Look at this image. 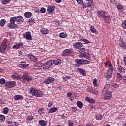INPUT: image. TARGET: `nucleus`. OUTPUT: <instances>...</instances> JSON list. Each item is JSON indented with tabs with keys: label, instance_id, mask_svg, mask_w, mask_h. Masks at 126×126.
Wrapping results in <instances>:
<instances>
[{
	"label": "nucleus",
	"instance_id": "nucleus-18",
	"mask_svg": "<svg viewBox=\"0 0 126 126\" xmlns=\"http://www.w3.org/2000/svg\"><path fill=\"white\" fill-rule=\"evenodd\" d=\"M23 46V43L22 42H20L19 43H17L13 46V49H19V47H22Z\"/></svg>",
	"mask_w": 126,
	"mask_h": 126
},
{
	"label": "nucleus",
	"instance_id": "nucleus-22",
	"mask_svg": "<svg viewBox=\"0 0 126 126\" xmlns=\"http://www.w3.org/2000/svg\"><path fill=\"white\" fill-rule=\"evenodd\" d=\"M28 58H29V59H30V60H32V61H33L34 62H35V61H37V58H36V57L34 56V55H33L32 54H29L28 55Z\"/></svg>",
	"mask_w": 126,
	"mask_h": 126
},
{
	"label": "nucleus",
	"instance_id": "nucleus-49",
	"mask_svg": "<svg viewBox=\"0 0 126 126\" xmlns=\"http://www.w3.org/2000/svg\"><path fill=\"white\" fill-rule=\"evenodd\" d=\"M110 87H111V85H110V84H107L105 85L104 89H106V90H108V89H109Z\"/></svg>",
	"mask_w": 126,
	"mask_h": 126
},
{
	"label": "nucleus",
	"instance_id": "nucleus-13",
	"mask_svg": "<svg viewBox=\"0 0 126 126\" xmlns=\"http://www.w3.org/2000/svg\"><path fill=\"white\" fill-rule=\"evenodd\" d=\"M73 47L76 49H80L82 47V43L81 42H76L73 44Z\"/></svg>",
	"mask_w": 126,
	"mask_h": 126
},
{
	"label": "nucleus",
	"instance_id": "nucleus-6",
	"mask_svg": "<svg viewBox=\"0 0 126 126\" xmlns=\"http://www.w3.org/2000/svg\"><path fill=\"white\" fill-rule=\"evenodd\" d=\"M97 12V14L98 17H99V18H103V19L105 18V17H106V12L104 11H99L97 10L96 11Z\"/></svg>",
	"mask_w": 126,
	"mask_h": 126
},
{
	"label": "nucleus",
	"instance_id": "nucleus-39",
	"mask_svg": "<svg viewBox=\"0 0 126 126\" xmlns=\"http://www.w3.org/2000/svg\"><path fill=\"white\" fill-rule=\"evenodd\" d=\"M118 69L120 72H121L122 73H125V68H124V67L120 66L118 67Z\"/></svg>",
	"mask_w": 126,
	"mask_h": 126
},
{
	"label": "nucleus",
	"instance_id": "nucleus-19",
	"mask_svg": "<svg viewBox=\"0 0 126 126\" xmlns=\"http://www.w3.org/2000/svg\"><path fill=\"white\" fill-rule=\"evenodd\" d=\"M8 27L10 28V29H14V28H18V25L16 24H9Z\"/></svg>",
	"mask_w": 126,
	"mask_h": 126
},
{
	"label": "nucleus",
	"instance_id": "nucleus-44",
	"mask_svg": "<svg viewBox=\"0 0 126 126\" xmlns=\"http://www.w3.org/2000/svg\"><path fill=\"white\" fill-rule=\"evenodd\" d=\"M93 85L95 87H97V86H98V85L97 84V79H94L93 80Z\"/></svg>",
	"mask_w": 126,
	"mask_h": 126
},
{
	"label": "nucleus",
	"instance_id": "nucleus-64",
	"mask_svg": "<svg viewBox=\"0 0 126 126\" xmlns=\"http://www.w3.org/2000/svg\"><path fill=\"white\" fill-rule=\"evenodd\" d=\"M117 7L119 9H123V6H122V5L118 4L117 5Z\"/></svg>",
	"mask_w": 126,
	"mask_h": 126
},
{
	"label": "nucleus",
	"instance_id": "nucleus-32",
	"mask_svg": "<svg viewBox=\"0 0 126 126\" xmlns=\"http://www.w3.org/2000/svg\"><path fill=\"white\" fill-rule=\"evenodd\" d=\"M120 47H121V48H122V49H125L126 50V42L120 43Z\"/></svg>",
	"mask_w": 126,
	"mask_h": 126
},
{
	"label": "nucleus",
	"instance_id": "nucleus-33",
	"mask_svg": "<svg viewBox=\"0 0 126 126\" xmlns=\"http://www.w3.org/2000/svg\"><path fill=\"white\" fill-rule=\"evenodd\" d=\"M46 63L49 67H51V66H52V65H53V64H54V63L53 62V60H49V61H48Z\"/></svg>",
	"mask_w": 126,
	"mask_h": 126
},
{
	"label": "nucleus",
	"instance_id": "nucleus-56",
	"mask_svg": "<svg viewBox=\"0 0 126 126\" xmlns=\"http://www.w3.org/2000/svg\"><path fill=\"white\" fill-rule=\"evenodd\" d=\"M93 89V88L89 87L87 89V91H88V92H90L91 93V92H92Z\"/></svg>",
	"mask_w": 126,
	"mask_h": 126
},
{
	"label": "nucleus",
	"instance_id": "nucleus-28",
	"mask_svg": "<svg viewBox=\"0 0 126 126\" xmlns=\"http://www.w3.org/2000/svg\"><path fill=\"white\" fill-rule=\"evenodd\" d=\"M40 32L41 34H48L49 31L47 29H42L40 30Z\"/></svg>",
	"mask_w": 126,
	"mask_h": 126
},
{
	"label": "nucleus",
	"instance_id": "nucleus-11",
	"mask_svg": "<svg viewBox=\"0 0 126 126\" xmlns=\"http://www.w3.org/2000/svg\"><path fill=\"white\" fill-rule=\"evenodd\" d=\"M85 100L90 104H95V99L92 98H90L88 96H86Z\"/></svg>",
	"mask_w": 126,
	"mask_h": 126
},
{
	"label": "nucleus",
	"instance_id": "nucleus-63",
	"mask_svg": "<svg viewBox=\"0 0 126 126\" xmlns=\"http://www.w3.org/2000/svg\"><path fill=\"white\" fill-rule=\"evenodd\" d=\"M109 69H110V71H113V65L112 64H110L109 65Z\"/></svg>",
	"mask_w": 126,
	"mask_h": 126
},
{
	"label": "nucleus",
	"instance_id": "nucleus-35",
	"mask_svg": "<svg viewBox=\"0 0 126 126\" xmlns=\"http://www.w3.org/2000/svg\"><path fill=\"white\" fill-rule=\"evenodd\" d=\"M8 112H9V110L8 109V108L6 107L3 108V114H4L5 115H7V114H8Z\"/></svg>",
	"mask_w": 126,
	"mask_h": 126
},
{
	"label": "nucleus",
	"instance_id": "nucleus-54",
	"mask_svg": "<svg viewBox=\"0 0 126 126\" xmlns=\"http://www.w3.org/2000/svg\"><path fill=\"white\" fill-rule=\"evenodd\" d=\"M117 77H118V78H119L120 80H122V78H123L122 74H120V73H117Z\"/></svg>",
	"mask_w": 126,
	"mask_h": 126
},
{
	"label": "nucleus",
	"instance_id": "nucleus-20",
	"mask_svg": "<svg viewBox=\"0 0 126 126\" xmlns=\"http://www.w3.org/2000/svg\"><path fill=\"white\" fill-rule=\"evenodd\" d=\"M15 101H18V100H22L23 99V96L21 95H16L14 98Z\"/></svg>",
	"mask_w": 126,
	"mask_h": 126
},
{
	"label": "nucleus",
	"instance_id": "nucleus-55",
	"mask_svg": "<svg viewBox=\"0 0 126 126\" xmlns=\"http://www.w3.org/2000/svg\"><path fill=\"white\" fill-rule=\"evenodd\" d=\"M80 56L82 58H85V57H86V52H85L84 53H81L80 54Z\"/></svg>",
	"mask_w": 126,
	"mask_h": 126
},
{
	"label": "nucleus",
	"instance_id": "nucleus-50",
	"mask_svg": "<svg viewBox=\"0 0 126 126\" xmlns=\"http://www.w3.org/2000/svg\"><path fill=\"white\" fill-rule=\"evenodd\" d=\"M103 116L101 114L98 115L96 117V120H101Z\"/></svg>",
	"mask_w": 126,
	"mask_h": 126
},
{
	"label": "nucleus",
	"instance_id": "nucleus-43",
	"mask_svg": "<svg viewBox=\"0 0 126 126\" xmlns=\"http://www.w3.org/2000/svg\"><path fill=\"white\" fill-rule=\"evenodd\" d=\"M10 2V0H1V2L3 4H6L8 3V2Z\"/></svg>",
	"mask_w": 126,
	"mask_h": 126
},
{
	"label": "nucleus",
	"instance_id": "nucleus-23",
	"mask_svg": "<svg viewBox=\"0 0 126 126\" xmlns=\"http://www.w3.org/2000/svg\"><path fill=\"white\" fill-rule=\"evenodd\" d=\"M103 20L105 21V23H110V21H111V18L110 16H105V17L103 18Z\"/></svg>",
	"mask_w": 126,
	"mask_h": 126
},
{
	"label": "nucleus",
	"instance_id": "nucleus-61",
	"mask_svg": "<svg viewBox=\"0 0 126 126\" xmlns=\"http://www.w3.org/2000/svg\"><path fill=\"white\" fill-rule=\"evenodd\" d=\"M82 6H83V8H86V7H87V6H88V5L85 3H83Z\"/></svg>",
	"mask_w": 126,
	"mask_h": 126
},
{
	"label": "nucleus",
	"instance_id": "nucleus-27",
	"mask_svg": "<svg viewBox=\"0 0 126 126\" xmlns=\"http://www.w3.org/2000/svg\"><path fill=\"white\" fill-rule=\"evenodd\" d=\"M80 42H83V44H90V41L85 39H80Z\"/></svg>",
	"mask_w": 126,
	"mask_h": 126
},
{
	"label": "nucleus",
	"instance_id": "nucleus-36",
	"mask_svg": "<svg viewBox=\"0 0 126 126\" xmlns=\"http://www.w3.org/2000/svg\"><path fill=\"white\" fill-rule=\"evenodd\" d=\"M5 22H6V21L5 19H1L0 21V26H1V27H3V26H4V24H5Z\"/></svg>",
	"mask_w": 126,
	"mask_h": 126
},
{
	"label": "nucleus",
	"instance_id": "nucleus-4",
	"mask_svg": "<svg viewBox=\"0 0 126 126\" xmlns=\"http://www.w3.org/2000/svg\"><path fill=\"white\" fill-rule=\"evenodd\" d=\"M7 45H8V43H5L2 45V43L0 42V53L3 54L5 52V50L7 48Z\"/></svg>",
	"mask_w": 126,
	"mask_h": 126
},
{
	"label": "nucleus",
	"instance_id": "nucleus-10",
	"mask_svg": "<svg viewBox=\"0 0 126 126\" xmlns=\"http://www.w3.org/2000/svg\"><path fill=\"white\" fill-rule=\"evenodd\" d=\"M16 20L17 23L18 24H22V23H23V21H24V19H23V17L21 16H18L16 17Z\"/></svg>",
	"mask_w": 126,
	"mask_h": 126
},
{
	"label": "nucleus",
	"instance_id": "nucleus-21",
	"mask_svg": "<svg viewBox=\"0 0 126 126\" xmlns=\"http://www.w3.org/2000/svg\"><path fill=\"white\" fill-rule=\"evenodd\" d=\"M19 65L20 67H22V68H26V67H28V66H29V64H26V63L24 62H21V64Z\"/></svg>",
	"mask_w": 126,
	"mask_h": 126
},
{
	"label": "nucleus",
	"instance_id": "nucleus-47",
	"mask_svg": "<svg viewBox=\"0 0 126 126\" xmlns=\"http://www.w3.org/2000/svg\"><path fill=\"white\" fill-rule=\"evenodd\" d=\"M90 63V61L88 60H83V64H88Z\"/></svg>",
	"mask_w": 126,
	"mask_h": 126
},
{
	"label": "nucleus",
	"instance_id": "nucleus-42",
	"mask_svg": "<svg viewBox=\"0 0 126 126\" xmlns=\"http://www.w3.org/2000/svg\"><path fill=\"white\" fill-rule=\"evenodd\" d=\"M11 125L12 126H19V123L18 122H11Z\"/></svg>",
	"mask_w": 126,
	"mask_h": 126
},
{
	"label": "nucleus",
	"instance_id": "nucleus-12",
	"mask_svg": "<svg viewBox=\"0 0 126 126\" xmlns=\"http://www.w3.org/2000/svg\"><path fill=\"white\" fill-rule=\"evenodd\" d=\"M55 81V78H52V77H49L48 78L46 81L44 82V83L45 84H50V83H53Z\"/></svg>",
	"mask_w": 126,
	"mask_h": 126
},
{
	"label": "nucleus",
	"instance_id": "nucleus-45",
	"mask_svg": "<svg viewBox=\"0 0 126 126\" xmlns=\"http://www.w3.org/2000/svg\"><path fill=\"white\" fill-rule=\"evenodd\" d=\"M5 83V80L3 78L0 79V84L3 85Z\"/></svg>",
	"mask_w": 126,
	"mask_h": 126
},
{
	"label": "nucleus",
	"instance_id": "nucleus-38",
	"mask_svg": "<svg viewBox=\"0 0 126 126\" xmlns=\"http://www.w3.org/2000/svg\"><path fill=\"white\" fill-rule=\"evenodd\" d=\"M90 31L92 32V33H95L97 31V30L95 29V27L94 26H92L91 27Z\"/></svg>",
	"mask_w": 126,
	"mask_h": 126
},
{
	"label": "nucleus",
	"instance_id": "nucleus-17",
	"mask_svg": "<svg viewBox=\"0 0 126 126\" xmlns=\"http://www.w3.org/2000/svg\"><path fill=\"white\" fill-rule=\"evenodd\" d=\"M112 71L108 70L105 74V77L106 78H107L108 79L111 78L112 77Z\"/></svg>",
	"mask_w": 126,
	"mask_h": 126
},
{
	"label": "nucleus",
	"instance_id": "nucleus-52",
	"mask_svg": "<svg viewBox=\"0 0 126 126\" xmlns=\"http://www.w3.org/2000/svg\"><path fill=\"white\" fill-rule=\"evenodd\" d=\"M91 56H90V54L89 53H87L85 58L87 60H89L90 59H91Z\"/></svg>",
	"mask_w": 126,
	"mask_h": 126
},
{
	"label": "nucleus",
	"instance_id": "nucleus-7",
	"mask_svg": "<svg viewBox=\"0 0 126 126\" xmlns=\"http://www.w3.org/2000/svg\"><path fill=\"white\" fill-rule=\"evenodd\" d=\"M24 38H25L27 40L31 41L32 40V36H31V32H27L23 34Z\"/></svg>",
	"mask_w": 126,
	"mask_h": 126
},
{
	"label": "nucleus",
	"instance_id": "nucleus-51",
	"mask_svg": "<svg viewBox=\"0 0 126 126\" xmlns=\"http://www.w3.org/2000/svg\"><path fill=\"white\" fill-rule=\"evenodd\" d=\"M27 119L28 121H32L33 119H34V117L32 115H30L28 116Z\"/></svg>",
	"mask_w": 126,
	"mask_h": 126
},
{
	"label": "nucleus",
	"instance_id": "nucleus-2",
	"mask_svg": "<svg viewBox=\"0 0 126 126\" xmlns=\"http://www.w3.org/2000/svg\"><path fill=\"white\" fill-rule=\"evenodd\" d=\"M73 52H74V50L73 49H66L63 51L62 56H63V57H66V56H68L69 55H70V54H72Z\"/></svg>",
	"mask_w": 126,
	"mask_h": 126
},
{
	"label": "nucleus",
	"instance_id": "nucleus-3",
	"mask_svg": "<svg viewBox=\"0 0 126 126\" xmlns=\"http://www.w3.org/2000/svg\"><path fill=\"white\" fill-rule=\"evenodd\" d=\"M22 78L23 80L30 82L32 80V77L30 75H28V73H24L22 77Z\"/></svg>",
	"mask_w": 126,
	"mask_h": 126
},
{
	"label": "nucleus",
	"instance_id": "nucleus-8",
	"mask_svg": "<svg viewBox=\"0 0 126 126\" xmlns=\"http://www.w3.org/2000/svg\"><path fill=\"white\" fill-rule=\"evenodd\" d=\"M112 92L110 91H107L104 95V98L105 100H110L112 98Z\"/></svg>",
	"mask_w": 126,
	"mask_h": 126
},
{
	"label": "nucleus",
	"instance_id": "nucleus-14",
	"mask_svg": "<svg viewBox=\"0 0 126 126\" xmlns=\"http://www.w3.org/2000/svg\"><path fill=\"white\" fill-rule=\"evenodd\" d=\"M88 7H91L92 9H93V6L94 5V3L93 2V0H89L88 1Z\"/></svg>",
	"mask_w": 126,
	"mask_h": 126
},
{
	"label": "nucleus",
	"instance_id": "nucleus-37",
	"mask_svg": "<svg viewBox=\"0 0 126 126\" xmlns=\"http://www.w3.org/2000/svg\"><path fill=\"white\" fill-rule=\"evenodd\" d=\"M76 62L78 64H83V60L82 59H76Z\"/></svg>",
	"mask_w": 126,
	"mask_h": 126
},
{
	"label": "nucleus",
	"instance_id": "nucleus-24",
	"mask_svg": "<svg viewBox=\"0 0 126 126\" xmlns=\"http://www.w3.org/2000/svg\"><path fill=\"white\" fill-rule=\"evenodd\" d=\"M39 124L42 126H47V122L43 120H40L39 121Z\"/></svg>",
	"mask_w": 126,
	"mask_h": 126
},
{
	"label": "nucleus",
	"instance_id": "nucleus-16",
	"mask_svg": "<svg viewBox=\"0 0 126 126\" xmlns=\"http://www.w3.org/2000/svg\"><path fill=\"white\" fill-rule=\"evenodd\" d=\"M53 62V64L58 65V64H60V63H62V60L59 59H56L54 60H52Z\"/></svg>",
	"mask_w": 126,
	"mask_h": 126
},
{
	"label": "nucleus",
	"instance_id": "nucleus-59",
	"mask_svg": "<svg viewBox=\"0 0 126 126\" xmlns=\"http://www.w3.org/2000/svg\"><path fill=\"white\" fill-rule=\"evenodd\" d=\"M43 64L42 63H37V67H42L43 68Z\"/></svg>",
	"mask_w": 126,
	"mask_h": 126
},
{
	"label": "nucleus",
	"instance_id": "nucleus-29",
	"mask_svg": "<svg viewBox=\"0 0 126 126\" xmlns=\"http://www.w3.org/2000/svg\"><path fill=\"white\" fill-rule=\"evenodd\" d=\"M57 111H58L57 107H52L49 110L48 113H55Z\"/></svg>",
	"mask_w": 126,
	"mask_h": 126
},
{
	"label": "nucleus",
	"instance_id": "nucleus-30",
	"mask_svg": "<svg viewBox=\"0 0 126 126\" xmlns=\"http://www.w3.org/2000/svg\"><path fill=\"white\" fill-rule=\"evenodd\" d=\"M77 105L80 109H82V107H83V103H82V102L80 101H78L77 102Z\"/></svg>",
	"mask_w": 126,
	"mask_h": 126
},
{
	"label": "nucleus",
	"instance_id": "nucleus-34",
	"mask_svg": "<svg viewBox=\"0 0 126 126\" xmlns=\"http://www.w3.org/2000/svg\"><path fill=\"white\" fill-rule=\"evenodd\" d=\"M67 36V34L64 32H61L59 34V37L60 38H65Z\"/></svg>",
	"mask_w": 126,
	"mask_h": 126
},
{
	"label": "nucleus",
	"instance_id": "nucleus-62",
	"mask_svg": "<svg viewBox=\"0 0 126 126\" xmlns=\"http://www.w3.org/2000/svg\"><path fill=\"white\" fill-rule=\"evenodd\" d=\"M45 111V109L42 108H40L38 110V112L39 113H42V112H44Z\"/></svg>",
	"mask_w": 126,
	"mask_h": 126
},
{
	"label": "nucleus",
	"instance_id": "nucleus-58",
	"mask_svg": "<svg viewBox=\"0 0 126 126\" xmlns=\"http://www.w3.org/2000/svg\"><path fill=\"white\" fill-rule=\"evenodd\" d=\"M85 51H86V50H85V48H82V49H81L80 50V52H81V54L86 53Z\"/></svg>",
	"mask_w": 126,
	"mask_h": 126
},
{
	"label": "nucleus",
	"instance_id": "nucleus-9",
	"mask_svg": "<svg viewBox=\"0 0 126 126\" xmlns=\"http://www.w3.org/2000/svg\"><path fill=\"white\" fill-rule=\"evenodd\" d=\"M11 78L12 79L18 80L21 79V75H19L17 73H14L12 74Z\"/></svg>",
	"mask_w": 126,
	"mask_h": 126
},
{
	"label": "nucleus",
	"instance_id": "nucleus-60",
	"mask_svg": "<svg viewBox=\"0 0 126 126\" xmlns=\"http://www.w3.org/2000/svg\"><path fill=\"white\" fill-rule=\"evenodd\" d=\"M79 4H82L83 3V0H76Z\"/></svg>",
	"mask_w": 126,
	"mask_h": 126
},
{
	"label": "nucleus",
	"instance_id": "nucleus-31",
	"mask_svg": "<svg viewBox=\"0 0 126 126\" xmlns=\"http://www.w3.org/2000/svg\"><path fill=\"white\" fill-rule=\"evenodd\" d=\"M16 21V17H14L10 19V24H14Z\"/></svg>",
	"mask_w": 126,
	"mask_h": 126
},
{
	"label": "nucleus",
	"instance_id": "nucleus-1",
	"mask_svg": "<svg viewBox=\"0 0 126 126\" xmlns=\"http://www.w3.org/2000/svg\"><path fill=\"white\" fill-rule=\"evenodd\" d=\"M29 96L30 98H32V96H35V97H42L44 95L43 92L36 90L35 87H31L30 90L29 91Z\"/></svg>",
	"mask_w": 126,
	"mask_h": 126
},
{
	"label": "nucleus",
	"instance_id": "nucleus-48",
	"mask_svg": "<svg viewBox=\"0 0 126 126\" xmlns=\"http://www.w3.org/2000/svg\"><path fill=\"white\" fill-rule=\"evenodd\" d=\"M122 27L124 29H126V20L123 22Z\"/></svg>",
	"mask_w": 126,
	"mask_h": 126
},
{
	"label": "nucleus",
	"instance_id": "nucleus-25",
	"mask_svg": "<svg viewBox=\"0 0 126 126\" xmlns=\"http://www.w3.org/2000/svg\"><path fill=\"white\" fill-rule=\"evenodd\" d=\"M54 10H55V6H49L48 7L47 11H48V12H53Z\"/></svg>",
	"mask_w": 126,
	"mask_h": 126
},
{
	"label": "nucleus",
	"instance_id": "nucleus-5",
	"mask_svg": "<svg viewBox=\"0 0 126 126\" xmlns=\"http://www.w3.org/2000/svg\"><path fill=\"white\" fill-rule=\"evenodd\" d=\"M15 81L7 82L5 84V87H6V88H12V87L15 86Z\"/></svg>",
	"mask_w": 126,
	"mask_h": 126
},
{
	"label": "nucleus",
	"instance_id": "nucleus-41",
	"mask_svg": "<svg viewBox=\"0 0 126 126\" xmlns=\"http://www.w3.org/2000/svg\"><path fill=\"white\" fill-rule=\"evenodd\" d=\"M5 120V117L4 116L2 115H0V123H2V122L4 121Z\"/></svg>",
	"mask_w": 126,
	"mask_h": 126
},
{
	"label": "nucleus",
	"instance_id": "nucleus-53",
	"mask_svg": "<svg viewBox=\"0 0 126 126\" xmlns=\"http://www.w3.org/2000/svg\"><path fill=\"white\" fill-rule=\"evenodd\" d=\"M40 12L41 13H45V12H46V9L44 7H42L40 9Z\"/></svg>",
	"mask_w": 126,
	"mask_h": 126
},
{
	"label": "nucleus",
	"instance_id": "nucleus-46",
	"mask_svg": "<svg viewBox=\"0 0 126 126\" xmlns=\"http://www.w3.org/2000/svg\"><path fill=\"white\" fill-rule=\"evenodd\" d=\"M43 69H48V68H50V67L47 65V63L43 64Z\"/></svg>",
	"mask_w": 126,
	"mask_h": 126
},
{
	"label": "nucleus",
	"instance_id": "nucleus-15",
	"mask_svg": "<svg viewBox=\"0 0 126 126\" xmlns=\"http://www.w3.org/2000/svg\"><path fill=\"white\" fill-rule=\"evenodd\" d=\"M77 70L80 72V74H82V75H83L84 76L86 75V72L85 71V69H83L81 68H78Z\"/></svg>",
	"mask_w": 126,
	"mask_h": 126
},
{
	"label": "nucleus",
	"instance_id": "nucleus-26",
	"mask_svg": "<svg viewBox=\"0 0 126 126\" xmlns=\"http://www.w3.org/2000/svg\"><path fill=\"white\" fill-rule=\"evenodd\" d=\"M24 15L26 18H30L32 16V13L30 12H26L25 13Z\"/></svg>",
	"mask_w": 126,
	"mask_h": 126
},
{
	"label": "nucleus",
	"instance_id": "nucleus-57",
	"mask_svg": "<svg viewBox=\"0 0 126 126\" xmlns=\"http://www.w3.org/2000/svg\"><path fill=\"white\" fill-rule=\"evenodd\" d=\"M35 21L33 18H31L29 20V23H33Z\"/></svg>",
	"mask_w": 126,
	"mask_h": 126
},
{
	"label": "nucleus",
	"instance_id": "nucleus-40",
	"mask_svg": "<svg viewBox=\"0 0 126 126\" xmlns=\"http://www.w3.org/2000/svg\"><path fill=\"white\" fill-rule=\"evenodd\" d=\"M91 93H93V94H94V95H98V91L95 90V89L93 88Z\"/></svg>",
	"mask_w": 126,
	"mask_h": 126
}]
</instances>
